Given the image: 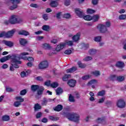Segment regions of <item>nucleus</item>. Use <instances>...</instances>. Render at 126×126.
I'll return each mask as SVG.
<instances>
[{"label": "nucleus", "mask_w": 126, "mask_h": 126, "mask_svg": "<svg viewBox=\"0 0 126 126\" xmlns=\"http://www.w3.org/2000/svg\"><path fill=\"white\" fill-rule=\"evenodd\" d=\"M19 35H23L24 36H28L29 35H30V33L29 32H28L27 31L25 30H22L18 32Z\"/></svg>", "instance_id": "obj_20"}, {"label": "nucleus", "mask_w": 126, "mask_h": 126, "mask_svg": "<svg viewBox=\"0 0 126 126\" xmlns=\"http://www.w3.org/2000/svg\"><path fill=\"white\" fill-rule=\"evenodd\" d=\"M9 22L10 24H17L18 23H21L22 22V19H17L15 15H12L9 19Z\"/></svg>", "instance_id": "obj_7"}, {"label": "nucleus", "mask_w": 126, "mask_h": 126, "mask_svg": "<svg viewBox=\"0 0 126 126\" xmlns=\"http://www.w3.org/2000/svg\"><path fill=\"white\" fill-rule=\"evenodd\" d=\"M50 5L51 7H57L59 3L56 1H52L50 2Z\"/></svg>", "instance_id": "obj_22"}, {"label": "nucleus", "mask_w": 126, "mask_h": 126, "mask_svg": "<svg viewBox=\"0 0 126 126\" xmlns=\"http://www.w3.org/2000/svg\"><path fill=\"white\" fill-rule=\"evenodd\" d=\"M27 65L28 66H29V67H32V66H33V64H32V63L31 62H28L27 63Z\"/></svg>", "instance_id": "obj_62"}, {"label": "nucleus", "mask_w": 126, "mask_h": 126, "mask_svg": "<svg viewBox=\"0 0 126 126\" xmlns=\"http://www.w3.org/2000/svg\"><path fill=\"white\" fill-rule=\"evenodd\" d=\"M22 0H8L9 1L11 2L13 5L9 7V9L10 10H14V9H15L16 8H17V7L18 6L17 4L20 3ZM15 3L16 4H15Z\"/></svg>", "instance_id": "obj_8"}, {"label": "nucleus", "mask_w": 126, "mask_h": 126, "mask_svg": "<svg viewBox=\"0 0 126 126\" xmlns=\"http://www.w3.org/2000/svg\"><path fill=\"white\" fill-rule=\"evenodd\" d=\"M10 120V117L8 115H4L2 117L3 122H8Z\"/></svg>", "instance_id": "obj_24"}, {"label": "nucleus", "mask_w": 126, "mask_h": 126, "mask_svg": "<svg viewBox=\"0 0 126 126\" xmlns=\"http://www.w3.org/2000/svg\"><path fill=\"white\" fill-rule=\"evenodd\" d=\"M98 2H99V0H92V3L93 5H96L98 4Z\"/></svg>", "instance_id": "obj_53"}, {"label": "nucleus", "mask_w": 126, "mask_h": 126, "mask_svg": "<svg viewBox=\"0 0 126 126\" xmlns=\"http://www.w3.org/2000/svg\"><path fill=\"white\" fill-rule=\"evenodd\" d=\"M72 39L74 42H77L80 39V33H77L72 37Z\"/></svg>", "instance_id": "obj_17"}, {"label": "nucleus", "mask_w": 126, "mask_h": 126, "mask_svg": "<svg viewBox=\"0 0 126 126\" xmlns=\"http://www.w3.org/2000/svg\"><path fill=\"white\" fill-rule=\"evenodd\" d=\"M38 89H40V86L37 85H32L31 86V90L32 92H36Z\"/></svg>", "instance_id": "obj_14"}, {"label": "nucleus", "mask_w": 126, "mask_h": 126, "mask_svg": "<svg viewBox=\"0 0 126 126\" xmlns=\"http://www.w3.org/2000/svg\"><path fill=\"white\" fill-rule=\"evenodd\" d=\"M119 19H120V20H124L125 19H126V15H120L119 17Z\"/></svg>", "instance_id": "obj_40"}, {"label": "nucleus", "mask_w": 126, "mask_h": 126, "mask_svg": "<svg viewBox=\"0 0 126 126\" xmlns=\"http://www.w3.org/2000/svg\"><path fill=\"white\" fill-rule=\"evenodd\" d=\"M61 16H62V12H59L56 14V18H57L58 19H61V18H62Z\"/></svg>", "instance_id": "obj_42"}, {"label": "nucleus", "mask_w": 126, "mask_h": 126, "mask_svg": "<svg viewBox=\"0 0 126 126\" xmlns=\"http://www.w3.org/2000/svg\"><path fill=\"white\" fill-rule=\"evenodd\" d=\"M92 60V57L87 56L84 59L85 62H89V61H91Z\"/></svg>", "instance_id": "obj_48"}, {"label": "nucleus", "mask_w": 126, "mask_h": 126, "mask_svg": "<svg viewBox=\"0 0 126 126\" xmlns=\"http://www.w3.org/2000/svg\"><path fill=\"white\" fill-rule=\"evenodd\" d=\"M63 109V106L62 104H58L53 107V110L55 112H61Z\"/></svg>", "instance_id": "obj_13"}, {"label": "nucleus", "mask_w": 126, "mask_h": 126, "mask_svg": "<svg viewBox=\"0 0 126 126\" xmlns=\"http://www.w3.org/2000/svg\"><path fill=\"white\" fill-rule=\"evenodd\" d=\"M51 43H52V44H57L58 43V39H54L52 40H51Z\"/></svg>", "instance_id": "obj_63"}, {"label": "nucleus", "mask_w": 126, "mask_h": 126, "mask_svg": "<svg viewBox=\"0 0 126 126\" xmlns=\"http://www.w3.org/2000/svg\"><path fill=\"white\" fill-rule=\"evenodd\" d=\"M21 105V103L19 101H15L14 103V107H19Z\"/></svg>", "instance_id": "obj_50"}, {"label": "nucleus", "mask_w": 126, "mask_h": 126, "mask_svg": "<svg viewBox=\"0 0 126 126\" xmlns=\"http://www.w3.org/2000/svg\"><path fill=\"white\" fill-rule=\"evenodd\" d=\"M117 80L119 81L120 82H122V81H124L125 80V76H119L117 77Z\"/></svg>", "instance_id": "obj_33"}, {"label": "nucleus", "mask_w": 126, "mask_h": 126, "mask_svg": "<svg viewBox=\"0 0 126 126\" xmlns=\"http://www.w3.org/2000/svg\"><path fill=\"white\" fill-rule=\"evenodd\" d=\"M26 93H27V90L24 89L20 92V95H21V96H24Z\"/></svg>", "instance_id": "obj_44"}, {"label": "nucleus", "mask_w": 126, "mask_h": 126, "mask_svg": "<svg viewBox=\"0 0 126 126\" xmlns=\"http://www.w3.org/2000/svg\"><path fill=\"white\" fill-rule=\"evenodd\" d=\"M6 91H7V92H12V91H13V90L11 89V88L7 87V88H6Z\"/></svg>", "instance_id": "obj_61"}, {"label": "nucleus", "mask_w": 126, "mask_h": 126, "mask_svg": "<svg viewBox=\"0 0 126 126\" xmlns=\"http://www.w3.org/2000/svg\"><path fill=\"white\" fill-rule=\"evenodd\" d=\"M41 122L42 123L46 124V123H48V119H47V118L44 117L42 118V119L41 120Z\"/></svg>", "instance_id": "obj_56"}, {"label": "nucleus", "mask_w": 126, "mask_h": 126, "mask_svg": "<svg viewBox=\"0 0 126 126\" xmlns=\"http://www.w3.org/2000/svg\"><path fill=\"white\" fill-rule=\"evenodd\" d=\"M92 17V20H93L94 22H96L99 20V15H94Z\"/></svg>", "instance_id": "obj_28"}, {"label": "nucleus", "mask_w": 126, "mask_h": 126, "mask_svg": "<svg viewBox=\"0 0 126 126\" xmlns=\"http://www.w3.org/2000/svg\"><path fill=\"white\" fill-rule=\"evenodd\" d=\"M69 101L70 102H74L75 100H74V97H73L71 94H70L69 96Z\"/></svg>", "instance_id": "obj_47"}, {"label": "nucleus", "mask_w": 126, "mask_h": 126, "mask_svg": "<svg viewBox=\"0 0 126 126\" xmlns=\"http://www.w3.org/2000/svg\"><path fill=\"white\" fill-rule=\"evenodd\" d=\"M9 59H11V56L7 55L6 56L3 57V58H1L0 59V63H4L5 62H6V61H8Z\"/></svg>", "instance_id": "obj_16"}, {"label": "nucleus", "mask_w": 126, "mask_h": 126, "mask_svg": "<svg viewBox=\"0 0 126 126\" xmlns=\"http://www.w3.org/2000/svg\"><path fill=\"white\" fill-rule=\"evenodd\" d=\"M14 33H15V30H12L7 32H2L0 33V38H2V37H5V38H10L13 36Z\"/></svg>", "instance_id": "obj_6"}, {"label": "nucleus", "mask_w": 126, "mask_h": 126, "mask_svg": "<svg viewBox=\"0 0 126 126\" xmlns=\"http://www.w3.org/2000/svg\"><path fill=\"white\" fill-rule=\"evenodd\" d=\"M42 115H43V114L42 113V112H38L36 114V119H40V118H41V117H42Z\"/></svg>", "instance_id": "obj_46"}, {"label": "nucleus", "mask_w": 126, "mask_h": 126, "mask_svg": "<svg viewBox=\"0 0 126 126\" xmlns=\"http://www.w3.org/2000/svg\"><path fill=\"white\" fill-rule=\"evenodd\" d=\"M97 121H99V123L100 124H104V123L106 122L105 119H102V118H98L97 119Z\"/></svg>", "instance_id": "obj_52"}, {"label": "nucleus", "mask_w": 126, "mask_h": 126, "mask_svg": "<svg viewBox=\"0 0 126 126\" xmlns=\"http://www.w3.org/2000/svg\"><path fill=\"white\" fill-rule=\"evenodd\" d=\"M49 119L51 120V121H57V119H58V118H55V117L53 116H49Z\"/></svg>", "instance_id": "obj_57"}, {"label": "nucleus", "mask_w": 126, "mask_h": 126, "mask_svg": "<svg viewBox=\"0 0 126 126\" xmlns=\"http://www.w3.org/2000/svg\"><path fill=\"white\" fill-rule=\"evenodd\" d=\"M48 102H49L48 99H47V98H44L43 100H42V101L41 102L42 106H46L47 104L48 103Z\"/></svg>", "instance_id": "obj_34"}, {"label": "nucleus", "mask_w": 126, "mask_h": 126, "mask_svg": "<svg viewBox=\"0 0 126 126\" xmlns=\"http://www.w3.org/2000/svg\"><path fill=\"white\" fill-rule=\"evenodd\" d=\"M115 66H116L117 67H119V68H124L125 63L123 62L119 61L115 64Z\"/></svg>", "instance_id": "obj_18"}, {"label": "nucleus", "mask_w": 126, "mask_h": 126, "mask_svg": "<svg viewBox=\"0 0 126 126\" xmlns=\"http://www.w3.org/2000/svg\"><path fill=\"white\" fill-rule=\"evenodd\" d=\"M89 53L90 56H93L94 55H95V54H96V50L95 49L92 48L90 49V50L89 51Z\"/></svg>", "instance_id": "obj_26"}, {"label": "nucleus", "mask_w": 126, "mask_h": 126, "mask_svg": "<svg viewBox=\"0 0 126 126\" xmlns=\"http://www.w3.org/2000/svg\"><path fill=\"white\" fill-rule=\"evenodd\" d=\"M42 46L44 49H48V50H50V49L52 48V47H51V45H50V44L48 43H44L42 45Z\"/></svg>", "instance_id": "obj_32"}, {"label": "nucleus", "mask_w": 126, "mask_h": 126, "mask_svg": "<svg viewBox=\"0 0 126 126\" xmlns=\"http://www.w3.org/2000/svg\"><path fill=\"white\" fill-rule=\"evenodd\" d=\"M91 74H93V75H94V76H99V75H100V71L95 70L92 72Z\"/></svg>", "instance_id": "obj_31"}, {"label": "nucleus", "mask_w": 126, "mask_h": 126, "mask_svg": "<svg viewBox=\"0 0 126 126\" xmlns=\"http://www.w3.org/2000/svg\"><path fill=\"white\" fill-rule=\"evenodd\" d=\"M42 17L43 18V19H44V20H45L46 21H47V20H48V19H49V17H48V15L47 14H44L42 15Z\"/></svg>", "instance_id": "obj_54"}, {"label": "nucleus", "mask_w": 126, "mask_h": 126, "mask_svg": "<svg viewBox=\"0 0 126 126\" xmlns=\"http://www.w3.org/2000/svg\"><path fill=\"white\" fill-rule=\"evenodd\" d=\"M75 13H76L77 16H78V17H80V18H84L85 20H87V21L92 20V16L90 15L84 16L83 11H81L79 8H76L75 9Z\"/></svg>", "instance_id": "obj_3"}, {"label": "nucleus", "mask_w": 126, "mask_h": 126, "mask_svg": "<svg viewBox=\"0 0 126 126\" xmlns=\"http://www.w3.org/2000/svg\"><path fill=\"white\" fill-rule=\"evenodd\" d=\"M87 12L88 13H89L90 14H92L93 13H95V10L89 8L87 9Z\"/></svg>", "instance_id": "obj_41"}, {"label": "nucleus", "mask_w": 126, "mask_h": 126, "mask_svg": "<svg viewBox=\"0 0 126 126\" xmlns=\"http://www.w3.org/2000/svg\"><path fill=\"white\" fill-rule=\"evenodd\" d=\"M42 30L46 31L47 32L50 31V26L49 25H43L42 27Z\"/></svg>", "instance_id": "obj_27"}, {"label": "nucleus", "mask_w": 126, "mask_h": 126, "mask_svg": "<svg viewBox=\"0 0 126 126\" xmlns=\"http://www.w3.org/2000/svg\"><path fill=\"white\" fill-rule=\"evenodd\" d=\"M117 77L116 75H111L109 79L112 81H115V80H117Z\"/></svg>", "instance_id": "obj_30"}, {"label": "nucleus", "mask_w": 126, "mask_h": 126, "mask_svg": "<svg viewBox=\"0 0 126 126\" xmlns=\"http://www.w3.org/2000/svg\"><path fill=\"white\" fill-rule=\"evenodd\" d=\"M28 61H29V62H34V58H33L32 57H29V58H28L27 59Z\"/></svg>", "instance_id": "obj_59"}, {"label": "nucleus", "mask_w": 126, "mask_h": 126, "mask_svg": "<svg viewBox=\"0 0 126 126\" xmlns=\"http://www.w3.org/2000/svg\"><path fill=\"white\" fill-rule=\"evenodd\" d=\"M16 99L17 101H20V103L24 102V98H22L21 96H17Z\"/></svg>", "instance_id": "obj_39"}, {"label": "nucleus", "mask_w": 126, "mask_h": 126, "mask_svg": "<svg viewBox=\"0 0 126 126\" xmlns=\"http://www.w3.org/2000/svg\"><path fill=\"white\" fill-rule=\"evenodd\" d=\"M77 70V67L75 66H73L71 68L67 69L66 71L67 73H73L74 71Z\"/></svg>", "instance_id": "obj_15"}, {"label": "nucleus", "mask_w": 126, "mask_h": 126, "mask_svg": "<svg viewBox=\"0 0 126 126\" xmlns=\"http://www.w3.org/2000/svg\"><path fill=\"white\" fill-rule=\"evenodd\" d=\"M21 77H25V76H26V72H25V71L21 72Z\"/></svg>", "instance_id": "obj_60"}, {"label": "nucleus", "mask_w": 126, "mask_h": 126, "mask_svg": "<svg viewBox=\"0 0 126 126\" xmlns=\"http://www.w3.org/2000/svg\"><path fill=\"white\" fill-rule=\"evenodd\" d=\"M94 83H97V80L93 79L90 81L88 83L87 85H92V84H94Z\"/></svg>", "instance_id": "obj_36"}, {"label": "nucleus", "mask_w": 126, "mask_h": 126, "mask_svg": "<svg viewBox=\"0 0 126 126\" xmlns=\"http://www.w3.org/2000/svg\"><path fill=\"white\" fill-rule=\"evenodd\" d=\"M117 106L120 109H123L126 107V102L123 99H119L117 102Z\"/></svg>", "instance_id": "obj_10"}, {"label": "nucleus", "mask_w": 126, "mask_h": 126, "mask_svg": "<svg viewBox=\"0 0 126 126\" xmlns=\"http://www.w3.org/2000/svg\"><path fill=\"white\" fill-rule=\"evenodd\" d=\"M78 65H79V67L81 68H85L86 67V64L82 63L80 61L78 62Z\"/></svg>", "instance_id": "obj_29"}, {"label": "nucleus", "mask_w": 126, "mask_h": 126, "mask_svg": "<svg viewBox=\"0 0 126 126\" xmlns=\"http://www.w3.org/2000/svg\"><path fill=\"white\" fill-rule=\"evenodd\" d=\"M90 78V75H89L83 76L82 77V79H83V80H87V79H89Z\"/></svg>", "instance_id": "obj_45"}, {"label": "nucleus", "mask_w": 126, "mask_h": 126, "mask_svg": "<svg viewBox=\"0 0 126 126\" xmlns=\"http://www.w3.org/2000/svg\"><path fill=\"white\" fill-rule=\"evenodd\" d=\"M64 116L65 118H67L68 120L72 121V122H74V123H78L79 122V119H80L79 115L76 113H70L66 112L64 114Z\"/></svg>", "instance_id": "obj_2"}, {"label": "nucleus", "mask_w": 126, "mask_h": 126, "mask_svg": "<svg viewBox=\"0 0 126 126\" xmlns=\"http://www.w3.org/2000/svg\"><path fill=\"white\" fill-rule=\"evenodd\" d=\"M19 44L21 45V46H22L23 47H25L27 44H28V41L26 39H24L23 38H21L19 40Z\"/></svg>", "instance_id": "obj_12"}, {"label": "nucleus", "mask_w": 126, "mask_h": 126, "mask_svg": "<svg viewBox=\"0 0 126 126\" xmlns=\"http://www.w3.org/2000/svg\"><path fill=\"white\" fill-rule=\"evenodd\" d=\"M56 95H60V94H63V90L61 87H58L56 90Z\"/></svg>", "instance_id": "obj_23"}, {"label": "nucleus", "mask_w": 126, "mask_h": 126, "mask_svg": "<svg viewBox=\"0 0 126 126\" xmlns=\"http://www.w3.org/2000/svg\"><path fill=\"white\" fill-rule=\"evenodd\" d=\"M64 4L68 6V5H69L70 4V0H66L64 2Z\"/></svg>", "instance_id": "obj_55"}, {"label": "nucleus", "mask_w": 126, "mask_h": 126, "mask_svg": "<svg viewBox=\"0 0 126 126\" xmlns=\"http://www.w3.org/2000/svg\"><path fill=\"white\" fill-rule=\"evenodd\" d=\"M104 101H105V98L102 97L101 98H100L99 99L98 103H99V104H101V103H103Z\"/></svg>", "instance_id": "obj_58"}, {"label": "nucleus", "mask_w": 126, "mask_h": 126, "mask_svg": "<svg viewBox=\"0 0 126 126\" xmlns=\"http://www.w3.org/2000/svg\"><path fill=\"white\" fill-rule=\"evenodd\" d=\"M107 27H111V22H110V21L106 22L105 25L100 24L97 26V28L99 29L100 33H106V32L108 31Z\"/></svg>", "instance_id": "obj_4"}, {"label": "nucleus", "mask_w": 126, "mask_h": 126, "mask_svg": "<svg viewBox=\"0 0 126 126\" xmlns=\"http://www.w3.org/2000/svg\"><path fill=\"white\" fill-rule=\"evenodd\" d=\"M30 6L31 7H34V8H38V7H39V6H38V4L36 3H31Z\"/></svg>", "instance_id": "obj_51"}, {"label": "nucleus", "mask_w": 126, "mask_h": 126, "mask_svg": "<svg viewBox=\"0 0 126 126\" xmlns=\"http://www.w3.org/2000/svg\"><path fill=\"white\" fill-rule=\"evenodd\" d=\"M34 112H38L39 110H41L42 109V106L40 105L38 103H36L34 105Z\"/></svg>", "instance_id": "obj_21"}, {"label": "nucleus", "mask_w": 126, "mask_h": 126, "mask_svg": "<svg viewBox=\"0 0 126 126\" xmlns=\"http://www.w3.org/2000/svg\"><path fill=\"white\" fill-rule=\"evenodd\" d=\"M66 45H67L68 46H73V41L69 40L66 42V43H60L57 45V47L56 48V51H57V52H60V51H62L63 49L65 47Z\"/></svg>", "instance_id": "obj_5"}, {"label": "nucleus", "mask_w": 126, "mask_h": 126, "mask_svg": "<svg viewBox=\"0 0 126 126\" xmlns=\"http://www.w3.org/2000/svg\"><path fill=\"white\" fill-rule=\"evenodd\" d=\"M51 87L52 88H57L59 86V83L58 82H53L50 85Z\"/></svg>", "instance_id": "obj_35"}, {"label": "nucleus", "mask_w": 126, "mask_h": 126, "mask_svg": "<svg viewBox=\"0 0 126 126\" xmlns=\"http://www.w3.org/2000/svg\"><path fill=\"white\" fill-rule=\"evenodd\" d=\"M49 67V63L47 61H44L38 64L39 69H46Z\"/></svg>", "instance_id": "obj_9"}, {"label": "nucleus", "mask_w": 126, "mask_h": 126, "mask_svg": "<svg viewBox=\"0 0 126 126\" xmlns=\"http://www.w3.org/2000/svg\"><path fill=\"white\" fill-rule=\"evenodd\" d=\"M63 18H66V19H68V18H70L71 15L69 13L64 14L63 15Z\"/></svg>", "instance_id": "obj_43"}, {"label": "nucleus", "mask_w": 126, "mask_h": 126, "mask_svg": "<svg viewBox=\"0 0 126 126\" xmlns=\"http://www.w3.org/2000/svg\"><path fill=\"white\" fill-rule=\"evenodd\" d=\"M36 80H38V81H43V78L41 76H38L36 77Z\"/></svg>", "instance_id": "obj_64"}, {"label": "nucleus", "mask_w": 126, "mask_h": 126, "mask_svg": "<svg viewBox=\"0 0 126 126\" xmlns=\"http://www.w3.org/2000/svg\"><path fill=\"white\" fill-rule=\"evenodd\" d=\"M44 90H45V89L44 88H42L40 89L37 90V95L38 96H40V95L43 94V93L44 92Z\"/></svg>", "instance_id": "obj_25"}, {"label": "nucleus", "mask_w": 126, "mask_h": 126, "mask_svg": "<svg viewBox=\"0 0 126 126\" xmlns=\"http://www.w3.org/2000/svg\"><path fill=\"white\" fill-rule=\"evenodd\" d=\"M67 84L69 85V87L72 88L73 87H75L76 85V80L74 79H70L68 81Z\"/></svg>", "instance_id": "obj_11"}, {"label": "nucleus", "mask_w": 126, "mask_h": 126, "mask_svg": "<svg viewBox=\"0 0 126 126\" xmlns=\"http://www.w3.org/2000/svg\"><path fill=\"white\" fill-rule=\"evenodd\" d=\"M101 39H102V36H99L95 37L94 40L95 42H101Z\"/></svg>", "instance_id": "obj_37"}, {"label": "nucleus", "mask_w": 126, "mask_h": 126, "mask_svg": "<svg viewBox=\"0 0 126 126\" xmlns=\"http://www.w3.org/2000/svg\"><path fill=\"white\" fill-rule=\"evenodd\" d=\"M27 60L28 58L27 57H22L21 58L18 56V55L15 54L12 55V58L11 60V65L10 66V71H14V68H19V65L22 63L20 60Z\"/></svg>", "instance_id": "obj_1"}, {"label": "nucleus", "mask_w": 126, "mask_h": 126, "mask_svg": "<svg viewBox=\"0 0 126 126\" xmlns=\"http://www.w3.org/2000/svg\"><path fill=\"white\" fill-rule=\"evenodd\" d=\"M3 43L4 44V45H5V46H7L10 48H11V47H13V42L10 41L3 40Z\"/></svg>", "instance_id": "obj_19"}, {"label": "nucleus", "mask_w": 126, "mask_h": 126, "mask_svg": "<svg viewBox=\"0 0 126 126\" xmlns=\"http://www.w3.org/2000/svg\"><path fill=\"white\" fill-rule=\"evenodd\" d=\"M106 92L104 90L101 91L97 93V96H104Z\"/></svg>", "instance_id": "obj_38"}, {"label": "nucleus", "mask_w": 126, "mask_h": 126, "mask_svg": "<svg viewBox=\"0 0 126 126\" xmlns=\"http://www.w3.org/2000/svg\"><path fill=\"white\" fill-rule=\"evenodd\" d=\"M72 53V51H71V50L70 49L66 50L64 51V54H65V55H70Z\"/></svg>", "instance_id": "obj_49"}]
</instances>
